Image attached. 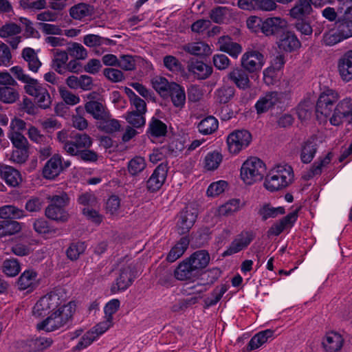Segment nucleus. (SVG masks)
Here are the masks:
<instances>
[{
	"instance_id": "a19ab883",
	"label": "nucleus",
	"mask_w": 352,
	"mask_h": 352,
	"mask_svg": "<svg viewBox=\"0 0 352 352\" xmlns=\"http://www.w3.org/2000/svg\"><path fill=\"white\" fill-rule=\"evenodd\" d=\"M310 3L309 0H298L296 6L290 10V16L297 19L309 14L312 10Z\"/></svg>"
},
{
	"instance_id": "473e14b6",
	"label": "nucleus",
	"mask_w": 352,
	"mask_h": 352,
	"mask_svg": "<svg viewBox=\"0 0 352 352\" xmlns=\"http://www.w3.org/2000/svg\"><path fill=\"white\" fill-rule=\"evenodd\" d=\"M175 107L182 108L186 102L184 89L178 84L172 82L168 94Z\"/></svg>"
},
{
	"instance_id": "aec40b11",
	"label": "nucleus",
	"mask_w": 352,
	"mask_h": 352,
	"mask_svg": "<svg viewBox=\"0 0 352 352\" xmlns=\"http://www.w3.org/2000/svg\"><path fill=\"white\" fill-rule=\"evenodd\" d=\"M63 170L61 156L53 155L45 164L43 169V177L47 179H54Z\"/></svg>"
},
{
	"instance_id": "412c9836",
	"label": "nucleus",
	"mask_w": 352,
	"mask_h": 352,
	"mask_svg": "<svg viewBox=\"0 0 352 352\" xmlns=\"http://www.w3.org/2000/svg\"><path fill=\"white\" fill-rule=\"evenodd\" d=\"M227 77L240 89L245 90L251 87L249 76L244 69L234 68L228 74Z\"/></svg>"
},
{
	"instance_id": "f8f14e48",
	"label": "nucleus",
	"mask_w": 352,
	"mask_h": 352,
	"mask_svg": "<svg viewBox=\"0 0 352 352\" xmlns=\"http://www.w3.org/2000/svg\"><path fill=\"white\" fill-rule=\"evenodd\" d=\"M351 103L348 100H342L338 102V107L336 109V114L330 117V123L333 126H340L346 120L348 123L352 124V111H351Z\"/></svg>"
},
{
	"instance_id": "9b49d317",
	"label": "nucleus",
	"mask_w": 352,
	"mask_h": 352,
	"mask_svg": "<svg viewBox=\"0 0 352 352\" xmlns=\"http://www.w3.org/2000/svg\"><path fill=\"white\" fill-rule=\"evenodd\" d=\"M287 27V21L280 16L268 17L263 21L262 33L266 36H276Z\"/></svg>"
},
{
	"instance_id": "5701e85b",
	"label": "nucleus",
	"mask_w": 352,
	"mask_h": 352,
	"mask_svg": "<svg viewBox=\"0 0 352 352\" xmlns=\"http://www.w3.org/2000/svg\"><path fill=\"white\" fill-rule=\"evenodd\" d=\"M83 109L96 120H106L109 117L106 107L102 102L96 100H90L85 102Z\"/></svg>"
},
{
	"instance_id": "9d476101",
	"label": "nucleus",
	"mask_w": 352,
	"mask_h": 352,
	"mask_svg": "<svg viewBox=\"0 0 352 352\" xmlns=\"http://www.w3.org/2000/svg\"><path fill=\"white\" fill-rule=\"evenodd\" d=\"M197 217V210L192 207H186L179 214L177 228L180 234L189 232Z\"/></svg>"
},
{
	"instance_id": "f03ea898",
	"label": "nucleus",
	"mask_w": 352,
	"mask_h": 352,
	"mask_svg": "<svg viewBox=\"0 0 352 352\" xmlns=\"http://www.w3.org/2000/svg\"><path fill=\"white\" fill-rule=\"evenodd\" d=\"M293 179V170L290 166L278 165L272 168L267 175L264 186L271 192L277 191L289 186Z\"/></svg>"
},
{
	"instance_id": "72a5a7b5",
	"label": "nucleus",
	"mask_w": 352,
	"mask_h": 352,
	"mask_svg": "<svg viewBox=\"0 0 352 352\" xmlns=\"http://www.w3.org/2000/svg\"><path fill=\"white\" fill-rule=\"evenodd\" d=\"M68 58V54L66 51L54 50L52 67L58 74H65Z\"/></svg>"
},
{
	"instance_id": "338daca9",
	"label": "nucleus",
	"mask_w": 352,
	"mask_h": 352,
	"mask_svg": "<svg viewBox=\"0 0 352 352\" xmlns=\"http://www.w3.org/2000/svg\"><path fill=\"white\" fill-rule=\"evenodd\" d=\"M144 116V113L131 111L128 113L126 119L131 125L134 127L139 128L145 124V118Z\"/></svg>"
},
{
	"instance_id": "7c9ffc66",
	"label": "nucleus",
	"mask_w": 352,
	"mask_h": 352,
	"mask_svg": "<svg viewBox=\"0 0 352 352\" xmlns=\"http://www.w3.org/2000/svg\"><path fill=\"white\" fill-rule=\"evenodd\" d=\"M183 50L195 56H208L212 53L210 47L202 41L188 43L184 45Z\"/></svg>"
},
{
	"instance_id": "5fc2aeb1",
	"label": "nucleus",
	"mask_w": 352,
	"mask_h": 352,
	"mask_svg": "<svg viewBox=\"0 0 352 352\" xmlns=\"http://www.w3.org/2000/svg\"><path fill=\"white\" fill-rule=\"evenodd\" d=\"M227 290L228 288L224 285L216 287L211 294V296L205 299L206 307H209L216 305L221 300V297Z\"/></svg>"
},
{
	"instance_id": "58836bf2",
	"label": "nucleus",
	"mask_w": 352,
	"mask_h": 352,
	"mask_svg": "<svg viewBox=\"0 0 352 352\" xmlns=\"http://www.w3.org/2000/svg\"><path fill=\"white\" fill-rule=\"evenodd\" d=\"M21 229V224L15 221H0V238L11 236L19 232Z\"/></svg>"
},
{
	"instance_id": "bf43d9fd",
	"label": "nucleus",
	"mask_w": 352,
	"mask_h": 352,
	"mask_svg": "<svg viewBox=\"0 0 352 352\" xmlns=\"http://www.w3.org/2000/svg\"><path fill=\"white\" fill-rule=\"evenodd\" d=\"M85 248L86 246L84 242L72 243L67 250V256L72 261L76 260L85 252Z\"/></svg>"
},
{
	"instance_id": "0eeeda50",
	"label": "nucleus",
	"mask_w": 352,
	"mask_h": 352,
	"mask_svg": "<svg viewBox=\"0 0 352 352\" xmlns=\"http://www.w3.org/2000/svg\"><path fill=\"white\" fill-rule=\"evenodd\" d=\"M25 92L34 98L36 102L42 109H47L52 104L51 96L47 89L37 80H32L24 87Z\"/></svg>"
},
{
	"instance_id": "e433bc0d",
	"label": "nucleus",
	"mask_w": 352,
	"mask_h": 352,
	"mask_svg": "<svg viewBox=\"0 0 352 352\" xmlns=\"http://www.w3.org/2000/svg\"><path fill=\"white\" fill-rule=\"evenodd\" d=\"M234 94L235 89L234 87L230 85H223L215 91L214 96L218 102L221 104H226L234 97Z\"/></svg>"
},
{
	"instance_id": "f704fd0d",
	"label": "nucleus",
	"mask_w": 352,
	"mask_h": 352,
	"mask_svg": "<svg viewBox=\"0 0 352 352\" xmlns=\"http://www.w3.org/2000/svg\"><path fill=\"white\" fill-rule=\"evenodd\" d=\"M94 13V8L89 4L80 3L69 9V15L76 20L91 16Z\"/></svg>"
},
{
	"instance_id": "423d86ee",
	"label": "nucleus",
	"mask_w": 352,
	"mask_h": 352,
	"mask_svg": "<svg viewBox=\"0 0 352 352\" xmlns=\"http://www.w3.org/2000/svg\"><path fill=\"white\" fill-rule=\"evenodd\" d=\"M252 142V135L245 129L235 130L227 137V145L230 153L237 154L246 148Z\"/></svg>"
},
{
	"instance_id": "6e6d98bb",
	"label": "nucleus",
	"mask_w": 352,
	"mask_h": 352,
	"mask_svg": "<svg viewBox=\"0 0 352 352\" xmlns=\"http://www.w3.org/2000/svg\"><path fill=\"white\" fill-rule=\"evenodd\" d=\"M166 125L158 119L153 118L149 123V131L153 136H164L166 133Z\"/></svg>"
},
{
	"instance_id": "680f3d73",
	"label": "nucleus",
	"mask_w": 352,
	"mask_h": 352,
	"mask_svg": "<svg viewBox=\"0 0 352 352\" xmlns=\"http://www.w3.org/2000/svg\"><path fill=\"white\" fill-rule=\"evenodd\" d=\"M53 342L50 338L38 337L30 341V346L34 351H43L49 348Z\"/></svg>"
},
{
	"instance_id": "ea45409f",
	"label": "nucleus",
	"mask_w": 352,
	"mask_h": 352,
	"mask_svg": "<svg viewBox=\"0 0 352 352\" xmlns=\"http://www.w3.org/2000/svg\"><path fill=\"white\" fill-rule=\"evenodd\" d=\"M1 271L8 277H14L21 271L20 263L16 258L6 259L2 263Z\"/></svg>"
},
{
	"instance_id": "c756f323",
	"label": "nucleus",
	"mask_w": 352,
	"mask_h": 352,
	"mask_svg": "<svg viewBox=\"0 0 352 352\" xmlns=\"http://www.w3.org/2000/svg\"><path fill=\"white\" fill-rule=\"evenodd\" d=\"M45 214L48 219L57 222L64 223L69 219V214L65 208H62L60 206L48 205L45 208Z\"/></svg>"
},
{
	"instance_id": "864d4df0",
	"label": "nucleus",
	"mask_w": 352,
	"mask_h": 352,
	"mask_svg": "<svg viewBox=\"0 0 352 352\" xmlns=\"http://www.w3.org/2000/svg\"><path fill=\"white\" fill-rule=\"evenodd\" d=\"M145 160L140 156L135 157L129 162L128 170L132 175H137L146 168Z\"/></svg>"
},
{
	"instance_id": "cd10ccee",
	"label": "nucleus",
	"mask_w": 352,
	"mask_h": 352,
	"mask_svg": "<svg viewBox=\"0 0 352 352\" xmlns=\"http://www.w3.org/2000/svg\"><path fill=\"white\" fill-rule=\"evenodd\" d=\"M189 243L190 240L188 236L182 237L170 250L166 256V260L168 262L173 263L180 258L187 250Z\"/></svg>"
},
{
	"instance_id": "4d7b16f0",
	"label": "nucleus",
	"mask_w": 352,
	"mask_h": 352,
	"mask_svg": "<svg viewBox=\"0 0 352 352\" xmlns=\"http://www.w3.org/2000/svg\"><path fill=\"white\" fill-rule=\"evenodd\" d=\"M47 199L50 202L49 205L60 206L62 208H65L69 202V198L65 192H59L55 195H48Z\"/></svg>"
},
{
	"instance_id": "f257e3e1",
	"label": "nucleus",
	"mask_w": 352,
	"mask_h": 352,
	"mask_svg": "<svg viewBox=\"0 0 352 352\" xmlns=\"http://www.w3.org/2000/svg\"><path fill=\"white\" fill-rule=\"evenodd\" d=\"M75 310V304L72 302H69L67 305L61 304L56 309L51 312V314L45 320L37 324V328L47 332L57 330L72 320Z\"/></svg>"
},
{
	"instance_id": "c85d7f7f",
	"label": "nucleus",
	"mask_w": 352,
	"mask_h": 352,
	"mask_svg": "<svg viewBox=\"0 0 352 352\" xmlns=\"http://www.w3.org/2000/svg\"><path fill=\"white\" fill-rule=\"evenodd\" d=\"M21 56L27 63L30 71L34 73L38 72L42 63L34 49L30 47L24 48L22 51Z\"/></svg>"
},
{
	"instance_id": "774afa93",
	"label": "nucleus",
	"mask_w": 352,
	"mask_h": 352,
	"mask_svg": "<svg viewBox=\"0 0 352 352\" xmlns=\"http://www.w3.org/2000/svg\"><path fill=\"white\" fill-rule=\"evenodd\" d=\"M338 12L344 18H352V0H339Z\"/></svg>"
},
{
	"instance_id": "69168bd1",
	"label": "nucleus",
	"mask_w": 352,
	"mask_h": 352,
	"mask_svg": "<svg viewBox=\"0 0 352 352\" xmlns=\"http://www.w3.org/2000/svg\"><path fill=\"white\" fill-rule=\"evenodd\" d=\"M344 18L339 19L338 28L345 39L352 37V19Z\"/></svg>"
},
{
	"instance_id": "4c0bfd02",
	"label": "nucleus",
	"mask_w": 352,
	"mask_h": 352,
	"mask_svg": "<svg viewBox=\"0 0 352 352\" xmlns=\"http://www.w3.org/2000/svg\"><path fill=\"white\" fill-rule=\"evenodd\" d=\"M24 217H25L24 210L14 206L6 205L0 208L1 219H21Z\"/></svg>"
},
{
	"instance_id": "bb28decb",
	"label": "nucleus",
	"mask_w": 352,
	"mask_h": 352,
	"mask_svg": "<svg viewBox=\"0 0 352 352\" xmlns=\"http://www.w3.org/2000/svg\"><path fill=\"white\" fill-rule=\"evenodd\" d=\"M187 261L198 272L199 270L205 268L209 263L210 255L205 250H199L194 252Z\"/></svg>"
},
{
	"instance_id": "de8ad7c7",
	"label": "nucleus",
	"mask_w": 352,
	"mask_h": 352,
	"mask_svg": "<svg viewBox=\"0 0 352 352\" xmlns=\"http://www.w3.org/2000/svg\"><path fill=\"white\" fill-rule=\"evenodd\" d=\"M19 97L18 91L11 86L0 87V101L5 103H13Z\"/></svg>"
},
{
	"instance_id": "a878e982",
	"label": "nucleus",
	"mask_w": 352,
	"mask_h": 352,
	"mask_svg": "<svg viewBox=\"0 0 352 352\" xmlns=\"http://www.w3.org/2000/svg\"><path fill=\"white\" fill-rule=\"evenodd\" d=\"M0 176L8 185L13 187L17 186L22 181L19 171L10 166H1Z\"/></svg>"
},
{
	"instance_id": "1a4fd4ad",
	"label": "nucleus",
	"mask_w": 352,
	"mask_h": 352,
	"mask_svg": "<svg viewBox=\"0 0 352 352\" xmlns=\"http://www.w3.org/2000/svg\"><path fill=\"white\" fill-rule=\"evenodd\" d=\"M263 65L264 56L257 51L248 52L241 58L242 67L250 73L261 70Z\"/></svg>"
},
{
	"instance_id": "39448f33",
	"label": "nucleus",
	"mask_w": 352,
	"mask_h": 352,
	"mask_svg": "<svg viewBox=\"0 0 352 352\" xmlns=\"http://www.w3.org/2000/svg\"><path fill=\"white\" fill-rule=\"evenodd\" d=\"M60 294L59 291L55 290L41 297L33 307V315L36 317L45 316L56 309L63 302Z\"/></svg>"
},
{
	"instance_id": "79ce46f5",
	"label": "nucleus",
	"mask_w": 352,
	"mask_h": 352,
	"mask_svg": "<svg viewBox=\"0 0 352 352\" xmlns=\"http://www.w3.org/2000/svg\"><path fill=\"white\" fill-rule=\"evenodd\" d=\"M199 131L203 135H209L218 129V121L213 116L203 119L197 126Z\"/></svg>"
},
{
	"instance_id": "a18cd8bd",
	"label": "nucleus",
	"mask_w": 352,
	"mask_h": 352,
	"mask_svg": "<svg viewBox=\"0 0 352 352\" xmlns=\"http://www.w3.org/2000/svg\"><path fill=\"white\" fill-rule=\"evenodd\" d=\"M66 52L68 55L76 60H85L88 56L87 50L78 43L74 42L69 44Z\"/></svg>"
},
{
	"instance_id": "7ed1b4c3",
	"label": "nucleus",
	"mask_w": 352,
	"mask_h": 352,
	"mask_svg": "<svg viewBox=\"0 0 352 352\" xmlns=\"http://www.w3.org/2000/svg\"><path fill=\"white\" fill-rule=\"evenodd\" d=\"M266 173V166L262 160L257 157L248 159L241 168V177L243 182L251 185L261 181Z\"/></svg>"
},
{
	"instance_id": "b1692460",
	"label": "nucleus",
	"mask_w": 352,
	"mask_h": 352,
	"mask_svg": "<svg viewBox=\"0 0 352 352\" xmlns=\"http://www.w3.org/2000/svg\"><path fill=\"white\" fill-rule=\"evenodd\" d=\"M252 238L248 233L238 235L231 243L229 248L223 252V256L236 254L243 250L251 243Z\"/></svg>"
},
{
	"instance_id": "6ab92c4d",
	"label": "nucleus",
	"mask_w": 352,
	"mask_h": 352,
	"mask_svg": "<svg viewBox=\"0 0 352 352\" xmlns=\"http://www.w3.org/2000/svg\"><path fill=\"white\" fill-rule=\"evenodd\" d=\"M133 275L131 266H126L121 269L119 276L116 278V283L111 286V290L113 293L126 289L133 283Z\"/></svg>"
},
{
	"instance_id": "e2e57ef3",
	"label": "nucleus",
	"mask_w": 352,
	"mask_h": 352,
	"mask_svg": "<svg viewBox=\"0 0 352 352\" xmlns=\"http://www.w3.org/2000/svg\"><path fill=\"white\" fill-rule=\"evenodd\" d=\"M43 205L44 201L42 198L32 197L26 201L25 208L31 213H36L42 210Z\"/></svg>"
},
{
	"instance_id": "3c124183",
	"label": "nucleus",
	"mask_w": 352,
	"mask_h": 352,
	"mask_svg": "<svg viewBox=\"0 0 352 352\" xmlns=\"http://www.w3.org/2000/svg\"><path fill=\"white\" fill-rule=\"evenodd\" d=\"M344 39L339 29L337 28V30L332 29L325 32L323 35L322 41L325 45L332 46Z\"/></svg>"
},
{
	"instance_id": "393cba45",
	"label": "nucleus",
	"mask_w": 352,
	"mask_h": 352,
	"mask_svg": "<svg viewBox=\"0 0 352 352\" xmlns=\"http://www.w3.org/2000/svg\"><path fill=\"white\" fill-rule=\"evenodd\" d=\"M198 272L192 267L187 259L180 263L174 271V276L179 280H190L195 278Z\"/></svg>"
},
{
	"instance_id": "c9c22d12",
	"label": "nucleus",
	"mask_w": 352,
	"mask_h": 352,
	"mask_svg": "<svg viewBox=\"0 0 352 352\" xmlns=\"http://www.w3.org/2000/svg\"><path fill=\"white\" fill-rule=\"evenodd\" d=\"M83 43L88 47H96L101 45H114L116 42L110 38L102 37L97 34H89L83 37Z\"/></svg>"
},
{
	"instance_id": "2eb2a0df",
	"label": "nucleus",
	"mask_w": 352,
	"mask_h": 352,
	"mask_svg": "<svg viewBox=\"0 0 352 352\" xmlns=\"http://www.w3.org/2000/svg\"><path fill=\"white\" fill-rule=\"evenodd\" d=\"M167 176L166 164H160L153 171L146 182V187L149 191L158 190L164 183Z\"/></svg>"
},
{
	"instance_id": "8fccbe9b",
	"label": "nucleus",
	"mask_w": 352,
	"mask_h": 352,
	"mask_svg": "<svg viewBox=\"0 0 352 352\" xmlns=\"http://www.w3.org/2000/svg\"><path fill=\"white\" fill-rule=\"evenodd\" d=\"M153 87L160 94L166 96L170 89L172 82H169L165 78L155 76L152 79Z\"/></svg>"
},
{
	"instance_id": "4be33fe9",
	"label": "nucleus",
	"mask_w": 352,
	"mask_h": 352,
	"mask_svg": "<svg viewBox=\"0 0 352 352\" xmlns=\"http://www.w3.org/2000/svg\"><path fill=\"white\" fill-rule=\"evenodd\" d=\"M338 68L341 78L349 82L352 79V50L345 52L339 59Z\"/></svg>"
},
{
	"instance_id": "c03bdc74",
	"label": "nucleus",
	"mask_w": 352,
	"mask_h": 352,
	"mask_svg": "<svg viewBox=\"0 0 352 352\" xmlns=\"http://www.w3.org/2000/svg\"><path fill=\"white\" fill-rule=\"evenodd\" d=\"M72 126L79 131H84L88 127V121L84 117V109L79 106L76 108L75 113L72 116Z\"/></svg>"
},
{
	"instance_id": "13d9d810",
	"label": "nucleus",
	"mask_w": 352,
	"mask_h": 352,
	"mask_svg": "<svg viewBox=\"0 0 352 352\" xmlns=\"http://www.w3.org/2000/svg\"><path fill=\"white\" fill-rule=\"evenodd\" d=\"M313 105L309 102H303L298 104L296 109V113L298 118L301 121H306L311 118L312 114Z\"/></svg>"
},
{
	"instance_id": "0e129e2a",
	"label": "nucleus",
	"mask_w": 352,
	"mask_h": 352,
	"mask_svg": "<svg viewBox=\"0 0 352 352\" xmlns=\"http://www.w3.org/2000/svg\"><path fill=\"white\" fill-rule=\"evenodd\" d=\"M21 32V28L20 25L14 23H9L0 28V36L1 38L12 36L19 34Z\"/></svg>"
},
{
	"instance_id": "2f4dec72",
	"label": "nucleus",
	"mask_w": 352,
	"mask_h": 352,
	"mask_svg": "<svg viewBox=\"0 0 352 352\" xmlns=\"http://www.w3.org/2000/svg\"><path fill=\"white\" fill-rule=\"evenodd\" d=\"M245 206V203L239 199H232L221 206L218 209L220 216H230L240 210Z\"/></svg>"
},
{
	"instance_id": "ddd939ff",
	"label": "nucleus",
	"mask_w": 352,
	"mask_h": 352,
	"mask_svg": "<svg viewBox=\"0 0 352 352\" xmlns=\"http://www.w3.org/2000/svg\"><path fill=\"white\" fill-rule=\"evenodd\" d=\"M38 285V274L33 270H25L18 278L17 288L20 291L31 292Z\"/></svg>"
},
{
	"instance_id": "6e6552de",
	"label": "nucleus",
	"mask_w": 352,
	"mask_h": 352,
	"mask_svg": "<svg viewBox=\"0 0 352 352\" xmlns=\"http://www.w3.org/2000/svg\"><path fill=\"white\" fill-rule=\"evenodd\" d=\"M92 145V139L86 133H76L72 138L69 143L64 146V151L72 156L77 155L85 148H89Z\"/></svg>"
},
{
	"instance_id": "4468645a",
	"label": "nucleus",
	"mask_w": 352,
	"mask_h": 352,
	"mask_svg": "<svg viewBox=\"0 0 352 352\" xmlns=\"http://www.w3.org/2000/svg\"><path fill=\"white\" fill-rule=\"evenodd\" d=\"M282 96L283 94L277 91H271L265 94L255 104L257 113L261 114L267 111L280 102Z\"/></svg>"
},
{
	"instance_id": "dca6fc26",
	"label": "nucleus",
	"mask_w": 352,
	"mask_h": 352,
	"mask_svg": "<svg viewBox=\"0 0 352 352\" xmlns=\"http://www.w3.org/2000/svg\"><path fill=\"white\" fill-rule=\"evenodd\" d=\"M276 44L280 51L292 52L300 48L301 44L297 36L292 32H283Z\"/></svg>"
},
{
	"instance_id": "f3484780",
	"label": "nucleus",
	"mask_w": 352,
	"mask_h": 352,
	"mask_svg": "<svg viewBox=\"0 0 352 352\" xmlns=\"http://www.w3.org/2000/svg\"><path fill=\"white\" fill-rule=\"evenodd\" d=\"M344 344L341 334L331 331L326 333L322 341V346L325 352H338Z\"/></svg>"
},
{
	"instance_id": "49530a36",
	"label": "nucleus",
	"mask_w": 352,
	"mask_h": 352,
	"mask_svg": "<svg viewBox=\"0 0 352 352\" xmlns=\"http://www.w3.org/2000/svg\"><path fill=\"white\" fill-rule=\"evenodd\" d=\"M316 150V144L314 142L311 141L305 142L300 153L301 161L305 164L311 162L315 156Z\"/></svg>"
},
{
	"instance_id": "09e8293b",
	"label": "nucleus",
	"mask_w": 352,
	"mask_h": 352,
	"mask_svg": "<svg viewBox=\"0 0 352 352\" xmlns=\"http://www.w3.org/2000/svg\"><path fill=\"white\" fill-rule=\"evenodd\" d=\"M331 160V154L329 153L322 160L316 162L307 172V175H305V177L309 179L316 175H320L322 168L329 164Z\"/></svg>"
},
{
	"instance_id": "20e7f679",
	"label": "nucleus",
	"mask_w": 352,
	"mask_h": 352,
	"mask_svg": "<svg viewBox=\"0 0 352 352\" xmlns=\"http://www.w3.org/2000/svg\"><path fill=\"white\" fill-rule=\"evenodd\" d=\"M340 96L338 92L329 89L322 93L317 101L316 111V116L318 119L324 117L325 118L334 116L336 114V109L338 107V101Z\"/></svg>"
},
{
	"instance_id": "052dcab7",
	"label": "nucleus",
	"mask_w": 352,
	"mask_h": 352,
	"mask_svg": "<svg viewBox=\"0 0 352 352\" xmlns=\"http://www.w3.org/2000/svg\"><path fill=\"white\" fill-rule=\"evenodd\" d=\"M58 91L63 100L68 105L74 106L80 102V97L78 95L73 94L64 87H60Z\"/></svg>"
},
{
	"instance_id": "37998d69",
	"label": "nucleus",
	"mask_w": 352,
	"mask_h": 352,
	"mask_svg": "<svg viewBox=\"0 0 352 352\" xmlns=\"http://www.w3.org/2000/svg\"><path fill=\"white\" fill-rule=\"evenodd\" d=\"M222 155L218 151L208 153L204 160V167L207 170H216L221 163Z\"/></svg>"
},
{
	"instance_id": "603ef678",
	"label": "nucleus",
	"mask_w": 352,
	"mask_h": 352,
	"mask_svg": "<svg viewBox=\"0 0 352 352\" xmlns=\"http://www.w3.org/2000/svg\"><path fill=\"white\" fill-rule=\"evenodd\" d=\"M164 67L171 72L179 73L184 71L181 62L174 56L167 55L163 58Z\"/></svg>"
},
{
	"instance_id": "a211bd4d",
	"label": "nucleus",
	"mask_w": 352,
	"mask_h": 352,
	"mask_svg": "<svg viewBox=\"0 0 352 352\" xmlns=\"http://www.w3.org/2000/svg\"><path fill=\"white\" fill-rule=\"evenodd\" d=\"M188 71L198 80L207 79L212 73V67L201 60H190L187 65Z\"/></svg>"
}]
</instances>
